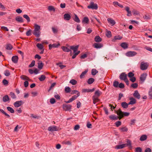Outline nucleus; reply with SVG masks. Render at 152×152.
Segmentation results:
<instances>
[{
  "label": "nucleus",
  "instance_id": "nucleus-53",
  "mask_svg": "<svg viewBox=\"0 0 152 152\" xmlns=\"http://www.w3.org/2000/svg\"><path fill=\"white\" fill-rule=\"evenodd\" d=\"M48 9L50 11H53V12H55V8L52 6H49L48 7Z\"/></svg>",
  "mask_w": 152,
  "mask_h": 152
},
{
  "label": "nucleus",
  "instance_id": "nucleus-3",
  "mask_svg": "<svg viewBox=\"0 0 152 152\" xmlns=\"http://www.w3.org/2000/svg\"><path fill=\"white\" fill-rule=\"evenodd\" d=\"M148 66V64L147 62L142 61L141 63L140 69L142 70H146Z\"/></svg>",
  "mask_w": 152,
  "mask_h": 152
},
{
  "label": "nucleus",
  "instance_id": "nucleus-59",
  "mask_svg": "<svg viewBox=\"0 0 152 152\" xmlns=\"http://www.w3.org/2000/svg\"><path fill=\"white\" fill-rule=\"evenodd\" d=\"M132 13L134 15H137L139 14V12L136 10H134L132 11Z\"/></svg>",
  "mask_w": 152,
  "mask_h": 152
},
{
  "label": "nucleus",
  "instance_id": "nucleus-32",
  "mask_svg": "<svg viewBox=\"0 0 152 152\" xmlns=\"http://www.w3.org/2000/svg\"><path fill=\"white\" fill-rule=\"evenodd\" d=\"M88 72V70H86L84 71L83 72L80 76V78L82 79L84 78V76Z\"/></svg>",
  "mask_w": 152,
  "mask_h": 152
},
{
  "label": "nucleus",
  "instance_id": "nucleus-2",
  "mask_svg": "<svg viewBox=\"0 0 152 152\" xmlns=\"http://www.w3.org/2000/svg\"><path fill=\"white\" fill-rule=\"evenodd\" d=\"M115 113L119 116V120L122 118L124 116H128L129 115V113L122 112L120 109L116 111Z\"/></svg>",
  "mask_w": 152,
  "mask_h": 152
},
{
  "label": "nucleus",
  "instance_id": "nucleus-6",
  "mask_svg": "<svg viewBox=\"0 0 152 152\" xmlns=\"http://www.w3.org/2000/svg\"><path fill=\"white\" fill-rule=\"evenodd\" d=\"M93 46L97 49H100L103 47V45L99 43H95L93 44Z\"/></svg>",
  "mask_w": 152,
  "mask_h": 152
},
{
  "label": "nucleus",
  "instance_id": "nucleus-28",
  "mask_svg": "<svg viewBox=\"0 0 152 152\" xmlns=\"http://www.w3.org/2000/svg\"><path fill=\"white\" fill-rule=\"evenodd\" d=\"M38 68L41 69L42 68L44 64L41 61H39L37 63Z\"/></svg>",
  "mask_w": 152,
  "mask_h": 152
},
{
  "label": "nucleus",
  "instance_id": "nucleus-18",
  "mask_svg": "<svg viewBox=\"0 0 152 152\" xmlns=\"http://www.w3.org/2000/svg\"><path fill=\"white\" fill-rule=\"evenodd\" d=\"M18 60V56H13L12 58V61L14 63H17Z\"/></svg>",
  "mask_w": 152,
  "mask_h": 152
},
{
  "label": "nucleus",
  "instance_id": "nucleus-14",
  "mask_svg": "<svg viewBox=\"0 0 152 152\" xmlns=\"http://www.w3.org/2000/svg\"><path fill=\"white\" fill-rule=\"evenodd\" d=\"M78 47V45L76 46H70V48L73 50L74 53H75V52H77L76 51H77Z\"/></svg>",
  "mask_w": 152,
  "mask_h": 152
},
{
  "label": "nucleus",
  "instance_id": "nucleus-8",
  "mask_svg": "<svg viewBox=\"0 0 152 152\" xmlns=\"http://www.w3.org/2000/svg\"><path fill=\"white\" fill-rule=\"evenodd\" d=\"M24 102L22 101H17L14 103L13 104L15 107H18L22 105Z\"/></svg>",
  "mask_w": 152,
  "mask_h": 152
},
{
  "label": "nucleus",
  "instance_id": "nucleus-36",
  "mask_svg": "<svg viewBox=\"0 0 152 152\" xmlns=\"http://www.w3.org/2000/svg\"><path fill=\"white\" fill-rule=\"evenodd\" d=\"M38 79L40 81H43L45 79L46 77L44 75H41Z\"/></svg>",
  "mask_w": 152,
  "mask_h": 152
},
{
  "label": "nucleus",
  "instance_id": "nucleus-38",
  "mask_svg": "<svg viewBox=\"0 0 152 152\" xmlns=\"http://www.w3.org/2000/svg\"><path fill=\"white\" fill-rule=\"evenodd\" d=\"M147 138V136L145 135H142L140 138V140L141 141H143L145 140Z\"/></svg>",
  "mask_w": 152,
  "mask_h": 152
},
{
  "label": "nucleus",
  "instance_id": "nucleus-58",
  "mask_svg": "<svg viewBox=\"0 0 152 152\" xmlns=\"http://www.w3.org/2000/svg\"><path fill=\"white\" fill-rule=\"evenodd\" d=\"M50 102L52 104H54L56 102V100L55 99L52 98L50 99Z\"/></svg>",
  "mask_w": 152,
  "mask_h": 152
},
{
  "label": "nucleus",
  "instance_id": "nucleus-30",
  "mask_svg": "<svg viewBox=\"0 0 152 152\" xmlns=\"http://www.w3.org/2000/svg\"><path fill=\"white\" fill-rule=\"evenodd\" d=\"M101 94L102 92L99 90H97L95 92L94 96L99 97Z\"/></svg>",
  "mask_w": 152,
  "mask_h": 152
},
{
  "label": "nucleus",
  "instance_id": "nucleus-34",
  "mask_svg": "<svg viewBox=\"0 0 152 152\" xmlns=\"http://www.w3.org/2000/svg\"><path fill=\"white\" fill-rule=\"evenodd\" d=\"M102 40V39L99 36H96L94 38V41L96 42H100Z\"/></svg>",
  "mask_w": 152,
  "mask_h": 152
},
{
  "label": "nucleus",
  "instance_id": "nucleus-54",
  "mask_svg": "<svg viewBox=\"0 0 152 152\" xmlns=\"http://www.w3.org/2000/svg\"><path fill=\"white\" fill-rule=\"evenodd\" d=\"M2 83L4 85L7 86L8 84V82L7 80L4 79L2 81Z\"/></svg>",
  "mask_w": 152,
  "mask_h": 152
},
{
  "label": "nucleus",
  "instance_id": "nucleus-20",
  "mask_svg": "<svg viewBox=\"0 0 152 152\" xmlns=\"http://www.w3.org/2000/svg\"><path fill=\"white\" fill-rule=\"evenodd\" d=\"M89 22V20L87 17H85L83 19L82 22L85 24H88Z\"/></svg>",
  "mask_w": 152,
  "mask_h": 152
},
{
  "label": "nucleus",
  "instance_id": "nucleus-44",
  "mask_svg": "<svg viewBox=\"0 0 152 152\" xmlns=\"http://www.w3.org/2000/svg\"><path fill=\"white\" fill-rule=\"evenodd\" d=\"M7 110L10 112L11 113H13L14 112V110L12 108L10 107H7Z\"/></svg>",
  "mask_w": 152,
  "mask_h": 152
},
{
  "label": "nucleus",
  "instance_id": "nucleus-19",
  "mask_svg": "<svg viewBox=\"0 0 152 152\" xmlns=\"http://www.w3.org/2000/svg\"><path fill=\"white\" fill-rule=\"evenodd\" d=\"M15 20L17 22L20 23H23V18L20 16H18L16 17L15 18Z\"/></svg>",
  "mask_w": 152,
  "mask_h": 152
},
{
  "label": "nucleus",
  "instance_id": "nucleus-43",
  "mask_svg": "<svg viewBox=\"0 0 152 152\" xmlns=\"http://www.w3.org/2000/svg\"><path fill=\"white\" fill-rule=\"evenodd\" d=\"M10 95L12 99H15L16 98L15 94L12 92L10 93Z\"/></svg>",
  "mask_w": 152,
  "mask_h": 152
},
{
  "label": "nucleus",
  "instance_id": "nucleus-51",
  "mask_svg": "<svg viewBox=\"0 0 152 152\" xmlns=\"http://www.w3.org/2000/svg\"><path fill=\"white\" fill-rule=\"evenodd\" d=\"M138 84L136 83H133L131 85V87L133 88H135L138 87Z\"/></svg>",
  "mask_w": 152,
  "mask_h": 152
},
{
  "label": "nucleus",
  "instance_id": "nucleus-42",
  "mask_svg": "<svg viewBox=\"0 0 152 152\" xmlns=\"http://www.w3.org/2000/svg\"><path fill=\"white\" fill-rule=\"evenodd\" d=\"M113 4L115 6V5H117L121 8H123V6L122 5H121V4L119 3L117 1H114L113 2Z\"/></svg>",
  "mask_w": 152,
  "mask_h": 152
},
{
  "label": "nucleus",
  "instance_id": "nucleus-52",
  "mask_svg": "<svg viewBox=\"0 0 152 152\" xmlns=\"http://www.w3.org/2000/svg\"><path fill=\"white\" fill-rule=\"evenodd\" d=\"M113 86L115 87H118L119 86L118 82L117 81H115L113 83Z\"/></svg>",
  "mask_w": 152,
  "mask_h": 152
},
{
  "label": "nucleus",
  "instance_id": "nucleus-61",
  "mask_svg": "<svg viewBox=\"0 0 152 152\" xmlns=\"http://www.w3.org/2000/svg\"><path fill=\"white\" fill-rule=\"evenodd\" d=\"M4 74L5 76H8L10 75V73L8 70H7L5 71Z\"/></svg>",
  "mask_w": 152,
  "mask_h": 152
},
{
  "label": "nucleus",
  "instance_id": "nucleus-9",
  "mask_svg": "<svg viewBox=\"0 0 152 152\" xmlns=\"http://www.w3.org/2000/svg\"><path fill=\"white\" fill-rule=\"evenodd\" d=\"M120 80H125L127 79V75L124 72L121 73L119 76Z\"/></svg>",
  "mask_w": 152,
  "mask_h": 152
},
{
  "label": "nucleus",
  "instance_id": "nucleus-55",
  "mask_svg": "<svg viewBox=\"0 0 152 152\" xmlns=\"http://www.w3.org/2000/svg\"><path fill=\"white\" fill-rule=\"evenodd\" d=\"M35 61L34 60L32 61L30 64L29 65V67H31L34 66L35 65Z\"/></svg>",
  "mask_w": 152,
  "mask_h": 152
},
{
  "label": "nucleus",
  "instance_id": "nucleus-48",
  "mask_svg": "<svg viewBox=\"0 0 152 152\" xmlns=\"http://www.w3.org/2000/svg\"><path fill=\"white\" fill-rule=\"evenodd\" d=\"M23 17L25 18L27 20L28 22H29L30 21V19L29 16L26 14L24 15L23 16Z\"/></svg>",
  "mask_w": 152,
  "mask_h": 152
},
{
  "label": "nucleus",
  "instance_id": "nucleus-29",
  "mask_svg": "<svg viewBox=\"0 0 152 152\" xmlns=\"http://www.w3.org/2000/svg\"><path fill=\"white\" fill-rule=\"evenodd\" d=\"M121 46L124 49H126L128 47V45L126 42H123L121 44Z\"/></svg>",
  "mask_w": 152,
  "mask_h": 152
},
{
  "label": "nucleus",
  "instance_id": "nucleus-26",
  "mask_svg": "<svg viewBox=\"0 0 152 152\" xmlns=\"http://www.w3.org/2000/svg\"><path fill=\"white\" fill-rule=\"evenodd\" d=\"M10 100V98L7 95H6L3 97V101L4 102L8 101Z\"/></svg>",
  "mask_w": 152,
  "mask_h": 152
},
{
  "label": "nucleus",
  "instance_id": "nucleus-10",
  "mask_svg": "<svg viewBox=\"0 0 152 152\" xmlns=\"http://www.w3.org/2000/svg\"><path fill=\"white\" fill-rule=\"evenodd\" d=\"M147 75V74L146 73H144L141 75L140 78L142 83H143L145 80Z\"/></svg>",
  "mask_w": 152,
  "mask_h": 152
},
{
  "label": "nucleus",
  "instance_id": "nucleus-21",
  "mask_svg": "<svg viewBox=\"0 0 152 152\" xmlns=\"http://www.w3.org/2000/svg\"><path fill=\"white\" fill-rule=\"evenodd\" d=\"M108 22L111 24L112 25H114L115 23V21L111 18H108L107 19Z\"/></svg>",
  "mask_w": 152,
  "mask_h": 152
},
{
  "label": "nucleus",
  "instance_id": "nucleus-39",
  "mask_svg": "<svg viewBox=\"0 0 152 152\" xmlns=\"http://www.w3.org/2000/svg\"><path fill=\"white\" fill-rule=\"evenodd\" d=\"M94 81V79L92 78H89L88 81H87V83L89 84H91Z\"/></svg>",
  "mask_w": 152,
  "mask_h": 152
},
{
  "label": "nucleus",
  "instance_id": "nucleus-23",
  "mask_svg": "<svg viewBox=\"0 0 152 152\" xmlns=\"http://www.w3.org/2000/svg\"><path fill=\"white\" fill-rule=\"evenodd\" d=\"M95 90V88H93L92 89H85L83 90V91L84 92H93L94 90Z\"/></svg>",
  "mask_w": 152,
  "mask_h": 152
},
{
  "label": "nucleus",
  "instance_id": "nucleus-25",
  "mask_svg": "<svg viewBox=\"0 0 152 152\" xmlns=\"http://www.w3.org/2000/svg\"><path fill=\"white\" fill-rule=\"evenodd\" d=\"M126 146V144H123L116 146L115 148L117 149H122Z\"/></svg>",
  "mask_w": 152,
  "mask_h": 152
},
{
  "label": "nucleus",
  "instance_id": "nucleus-17",
  "mask_svg": "<svg viewBox=\"0 0 152 152\" xmlns=\"http://www.w3.org/2000/svg\"><path fill=\"white\" fill-rule=\"evenodd\" d=\"M130 101L128 103L129 105V104H133L136 103V100L133 97L130 98L129 99Z\"/></svg>",
  "mask_w": 152,
  "mask_h": 152
},
{
  "label": "nucleus",
  "instance_id": "nucleus-50",
  "mask_svg": "<svg viewBox=\"0 0 152 152\" xmlns=\"http://www.w3.org/2000/svg\"><path fill=\"white\" fill-rule=\"evenodd\" d=\"M71 91V88L69 87H66L65 88V91L66 93H69Z\"/></svg>",
  "mask_w": 152,
  "mask_h": 152
},
{
  "label": "nucleus",
  "instance_id": "nucleus-24",
  "mask_svg": "<svg viewBox=\"0 0 152 152\" xmlns=\"http://www.w3.org/2000/svg\"><path fill=\"white\" fill-rule=\"evenodd\" d=\"M61 49H62L63 51L65 52H71V50L70 49L65 46L61 47Z\"/></svg>",
  "mask_w": 152,
  "mask_h": 152
},
{
  "label": "nucleus",
  "instance_id": "nucleus-13",
  "mask_svg": "<svg viewBox=\"0 0 152 152\" xmlns=\"http://www.w3.org/2000/svg\"><path fill=\"white\" fill-rule=\"evenodd\" d=\"M109 118L111 120H117L118 119H119V116L113 115L109 116Z\"/></svg>",
  "mask_w": 152,
  "mask_h": 152
},
{
  "label": "nucleus",
  "instance_id": "nucleus-22",
  "mask_svg": "<svg viewBox=\"0 0 152 152\" xmlns=\"http://www.w3.org/2000/svg\"><path fill=\"white\" fill-rule=\"evenodd\" d=\"M125 10L127 11V15L128 16H130L132 15V13L129 10V8L128 7H126L125 8Z\"/></svg>",
  "mask_w": 152,
  "mask_h": 152
},
{
  "label": "nucleus",
  "instance_id": "nucleus-35",
  "mask_svg": "<svg viewBox=\"0 0 152 152\" xmlns=\"http://www.w3.org/2000/svg\"><path fill=\"white\" fill-rule=\"evenodd\" d=\"M75 17L73 19L76 22L78 23H80V21L79 19V18H78V16H77V15L76 14H75Z\"/></svg>",
  "mask_w": 152,
  "mask_h": 152
},
{
  "label": "nucleus",
  "instance_id": "nucleus-45",
  "mask_svg": "<svg viewBox=\"0 0 152 152\" xmlns=\"http://www.w3.org/2000/svg\"><path fill=\"white\" fill-rule=\"evenodd\" d=\"M106 36L108 38H110L111 37L112 34L111 33L110 31H107L106 33Z\"/></svg>",
  "mask_w": 152,
  "mask_h": 152
},
{
  "label": "nucleus",
  "instance_id": "nucleus-64",
  "mask_svg": "<svg viewBox=\"0 0 152 152\" xmlns=\"http://www.w3.org/2000/svg\"><path fill=\"white\" fill-rule=\"evenodd\" d=\"M121 131L122 132H127L128 131V129L126 127H122L121 129Z\"/></svg>",
  "mask_w": 152,
  "mask_h": 152
},
{
  "label": "nucleus",
  "instance_id": "nucleus-60",
  "mask_svg": "<svg viewBox=\"0 0 152 152\" xmlns=\"http://www.w3.org/2000/svg\"><path fill=\"white\" fill-rule=\"evenodd\" d=\"M128 76L129 77H132L134 75V74L131 72H130L128 73Z\"/></svg>",
  "mask_w": 152,
  "mask_h": 152
},
{
  "label": "nucleus",
  "instance_id": "nucleus-41",
  "mask_svg": "<svg viewBox=\"0 0 152 152\" xmlns=\"http://www.w3.org/2000/svg\"><path fill=\"white\" fill-rule=\"evenodd\" d=\"M80 95V92H78L77 93V95H74L72 96L71 97V99H72V101L75 100L76 99V98L78 97Z\"/></svg>",
  "mask_w": 152,
  "mask_h": 152
},
{
  "label": "nucleus",
  "instance_id": "nucleus-37",
  "mask_svg": "<svg viewBox=\"0 0 152 152\" xmlns=\"http://www.w3.org/2000/svg\"><path fill=\"white\" fill-rule=\"evenodd\" d=\"M13 47L10 44H7L6 45V49L7 50H11L12 49Z\"/></svg>",
  "mask_w": 152,
  "mask_h": 152
},
{
  "label": "nucleus",
  "instance_id": "nucleus-47",
  "mask_svg": "<svg viewBox=\"0 0 152 152\" xmlns=\"http://www.w3.org/2000/svg\"><path fill=\"white\" fill-rule=\"evenodd\" d=\"M80 53V51H77L76 52H75V53H74V54L72 57V59L75 58L76 56L78 55Z\"/></svg>",
  "mask_w": 152,
  "mask_h": 152
},
{
  "label": "nucleus",
  "instance_id": "nucleus-33",
  "mask_svg": "<svg viewBox=\"0 0 152 152\" xmlns=\"http://www.w3.org/2000/svg\"><path fill=\"white\" fill-rule=\"evenodd\" d=\"M37 48L40 50L44 49L43 44L38 43L37 45Z\"/></svg>",
  "mask_w": 152,
  "mask_h": 152
},
{
  "label": "nucleus",
  "instance_id": "nucleus-40",
  "mask_svg": "<svg viewBox=\"0 0 152 152\" xmlns=\"http://www.w3.org/2000/svg\"><path fill=\"white\" fill-rule=\"evenodd\" d=\"M98 72V71L95 69H93L91 70V74L93 75H95Z\"/></svg>",
  "mask_w": 152,
  "mask_h": 152
},
{
  "label": "nucleus",
  "instance_id": "nucleus-11",
  "mask_svg": "<svg viewBox=\"0 0 152 152\" xmlns=\"http://www.w3.org/2000/svg\"><path fill=\"white\" fill-rule=\"evenodd\" d=\"M60 45V44L59 43H58V44L54 43L53 44H50L49 45V49L50 50H51L53 48H57Z\"/></svg>",
  "mask_w": 152,
  "mask_h": 152
},
{
  "label": "nucleus",
  "instance_id": "nucleus-56",
  "mask_svg": "<svg viewBox=\"0 0 152 152\" xmlns=\"http://www.w3.org/2000/svg\"><path fill=\"white\" fill-rule=\"evenodd\" d=\"M115 124L116 126L118 127L121 125V121H116L115 123Z\"/></svg>",
  "mask_w": 152,
  "mask_h": 152
},
{
  "label": "nucleus",
  "instance_id": "nucleus-57",
  "mask_svg": "<svg viewBox=\"0 0 152 152\" xmlns=\"http://www.w3.org/2000/svg\"><path fill=\"white\" fill-rule=\"evenodd\" d=\"M31 29H29L26 33V35L29 36L31 35Z\"/></svg>",
  "mask_w": 152,
  "mask_h": 152
},
{
  "label": "nucleus",
  "instance_id": "nucleus-1",
  "mask_svg": "<svg viewBox=\"0 0 152 152\" xmlns=\"http://www.w3.org/2000/svg\"><path fill=\"white\" fill-rule=\"evenodd\" d=\"M34 29L33 32V34L35 36L37 37H39L40 35V26L36 24H34Z\"/></svg>",
  "mask_w": 152,
  "mask_h": 152
},
{
  "label": "nucleus",
  "instance_id": "nucleus-62",
  "mask_svg": "<svg viewBox=\"0 0 152 152\" xmlns=\"http://www.w3.org/2000/svg\"><path fill=\"white\" fill-rule=\"evenodd\" d=\"M122 38V37L120 36L119 35L115 36L114 37V39L115 40L117 39H121Z\"/></svg>",
  "mask_w": 152,
  "mask_h": 152
},
{
  "label": "nucleus",
  "instance_id": "nucleus-31",
  "mask_svg": "<svg viewBox=\"0 0 152 152\" xmlns=\"http://www.w3.org/2000/svg\"><path fill=\"white\" fill-rule=\"evenodd\" d=\"M20 78L23 80H29V78L26 76L22 75L20 76Z\"/></svg>",
  "mask_w": 152,
  "mask_h": 152
},
{
  "label": "nucleus",
  "instance_id": "nucleus-46",
  "mask_svg": "<svg viewBox=\"0 0 152 152\" xmlns=\"http://www.w3.org/2000/svg\"><path fill=\"white\" fill-rule=\"evenodd\" d=\"M69 83L72 85H74L77 84V81L74 79H72L70 81Z\"/></svg>",
  "mask_w": 152,
  "mask_h": 152
},
{
  "label": "nucleus",
  "instance_id": "nucleus-15",
  "mask_svg": "<svg viewBox=\"0 0 152 152\" xmlns=\"http://www.w3.org/2000/svg\"><path fill=\"white\" fill-rule=\"evenodd\" d=\"M64 20H69L71 18V15L68 13H65L64 15Z\"/></svg>",
  "mask_w": 152,
  "mask_h": 152
},
{
  "label": "nucleus",
  "instance_id": "nucleus-5",
  "mask_svg": "<svg viewBox=\"0 0 152 152\" xmlns=\"http://www.w3.org/2000/svg\"><path fill=\"white\" fill-rule=\"evenodd\" d=\"M137 54V53L134 51H128L126 53V56L128 57H132Z\"/></svg>",
  "mask_w": 152,
  "mask_h": 152
},
{
  "label": "nucleus",
  "instance_id": "nucleus-12",
  "mask_svg": "<svg viewBox=\"0 0 152 152\" xmlns=\"http://www.w3.org/2000/svg\"><path fill=\"white\" fill-rule=\"evenodd\" d=\"M71 106L70 104H65L63 106V108L64 110L65 111H67L71 109Z\"/></svg>",
  "mask_w": 152,
  "mask_h": 152
},
{
  "label": "nucleus",
  "instance_id": "nucleus-16",
  "mask_svg": "<svg viewBox=\"0 0 152 152\" xmlns=\"http://www.w3.org/2000/svg\"><path fill=\"white\" fill-rule=\"evenodd\" d=\"M133 96L135 97L138 99H139L140 98V95L137 90L134 91V93L133 94Z\"/></svg>",
  "mask_w": 152,
  "mask_h": 152
},
{
  "label": "nucleus",
  "instance_id": "nucleus-7",
  "mask_svg": "<svg viewBox=\"0 0 152 152\" xmlns=\"http://www.w3.org/2000/svg\"><path fill=\"white\" fill-rule=\"evenodd\" d=\"M48 130L50 131H57L59 130V128L56 126H53L48 127Z\"/></svg>",
  "mask_w": 152,
  "mask_h": 152
},
{
  "label": "nucleus",
  "instance_id": "nucleus-27",
  "mask_svg": "<svg viewBox=\"0 0 152 152\" xmlns=\"http://www.w3.org/2000/svg\"><path fill=\"white\" fill-rule=\"evenodd\" d=\"M128 103L127 104L125 102H122L121 103V106L124 108H127L128 107Z\"/></svg>",
  "mask_w": 152,
  "mask_h": 152
},
{
  "label": "nucleus",
  "instance_id": "nucleus-63",
  "mask_svg": "<svg viewBox=\"0 0 152 152\" xmlns=\"http://www.w3.org/2000/svg\"><path fill=\"white\" fill-rule=\"evenodd\" d=\"M142 149L140 147H137L135 149V152H141Z\"/></svg>",
  "mask_w": 152,
  "mask_h": 152
},
{
  "label": "nucleus",
  "instance_id": "nucleus-4",
  "mask_svg": "<svg viewBox=\"0 0 152 152\" xmlns=\"http://www.w3.org/2000/svg\"><path fill=\"white\" fill-rule=\"evenodd\" d=\"M88 9L96 10L98 9V5L96 4H94L93 2H91L90 5L87 7Z\"/></svg>",
  "mask_w": 152,
  "mask_h": 152
},
{
  "label": "nucleus",
  "instance_id": "nucleus-49",
  "mask_svg": "<svg viewBox=\"0 0 152 152\" xmlns=\"http://www.w3.org/2000/svg\"><path fill=\"white\" fill-rule=\"evenodd\" d=\"M148 94L150 98L152 99V86L150 88Z\"/></svg>",
  "mask_w": 152,
  "mask_h": 152
}]
</instances>
